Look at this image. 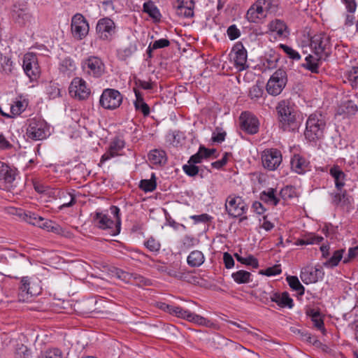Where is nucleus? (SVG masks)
Here are the masks:
<instances>
[{
	"instance_id": "nucleus-60",
	"label": "nucleus",
	"mask_w": 358,
	"mask_h": 358,
	"mask_svg": "<svg viewBox=\"0 0 358 358\" xmlns=\"http://www.w3.org/2000/svg\"><path fill=\"white\" fill-rule=\"evenodd\" d=\"M260 227L266 231H271L274 227V224L268 220V216L265 215L262 219H259Z\"/></svg>"
},
{
	"instance_id": "nucleus-34",
	"label": "nucleus",
	"mask_w": 358,
	"mask_h": 358,
	"mask_svg": "<svg viewBox=\"0 0 358 358\" xmlns=\"http://www.w3.org/2000/svg\"><path fill=\"white\" fill-rule=\"evenodd\" d=\"M136 101H134V106L136 110L141 111L144 116H148L150 114V108L148 105L144 101L141 94L135 90Z\"/></svg>"
},
{
	"instance_id": "nucleus-51",
	"label": "nucleus",
	"mask_w": 358,
	"mask_h": 358,
	"mask_svg": "<svg viewBox=\"0 0 358 358\" xmlns=\"http://www.w3.org/2000/svg\"><path fill=\"white\" fill-rule=\"evenodd\" d=\"M29 222L34 225H37L43 229H45L48 231L52 223L50 220L45 221L43 217H37L35 215H34L33 221H30Z\"/></svg>"
},
{
	"instance_id": "nucleus-28",
	"label": "nucleus",
	"mask_w": 358,
	"mask_h": 358,
	"mask_svg": "<svg viewBox=\"0 0 358 358\" xmlns=\"http://www.w3.org/2000/svg\"><path fill=\"white\" fill-rule=\"evenodd\" d=\"M53 194L59 195L60 206H59V208L60 210L64 208L71 207L76 203V198L71 193L61 192L60 190L56 189L54 191Z\"/></svg>"
},
{
	"instance_id": "nucleus-57",
	"label": "nucleus",
	"mask_w": 358,
	"mask_h": 358,
	"mask_svg": "<svg viewBox=\"0 0 358 358\" xmlns=\"http://www.w3.org/2000/svg\"><path fill=\"white\" fill-rule=\"evenodd\" d=\"M257 2L262 7L266 15L268 13H271L275 10L272 0H257Z\"/></svg>"
},
{
	"instance_id": "nucleus-18",
	"label": "nucleus",
	"mask_w": 358,
	"mask_h": 358,
	"mask_svg": "<svg viewBox=\"0 0 358 358\" xmlns=\"http://www.w3.org/2000/svg\"><path fill=\"white\" fill-rule=\"evenodd\" d=\"M174 8L176 15L179 17H192L194 15V2L193 0H177Z\"/></svg>"
},
{
	"instance_id": "nucleus-16",
	"label": "nucleus",
	"mask_w": 358,
	"mask_h": 358,
	"mask_svg": "<svg viewBox=\"0 0 358 358\" xmlns=\"http://www.w3.org/2000/svg\"><path fill=\"white\" fill-rule=\"evenodd\" d=\"M230 55L234 62L235 66L239 71H242L245 68L247 51L241 43H236L234 45Z\"/></svg>"
},
{
	"instance_id": "nucleus-30",
	"label": "nucleus",
	"mask_w": 358,
	"mask_h": 358,
	"mask_svg": "<svg viewBox=\"0 0 358 358\" xmlns=\"http://www.w3.org/2000/svg\"><path fill=\"white\" fill-rule=\"evenodd\" d=\"M205 257L202 252L194 250L188 255L187 262L191 267H199L203 264Z\"/></svg>"
},
{
	"instance_id": "nucleus-64",
	"label": "nucleus",
	"mask_w": 358,
	"mask_h": 358,
	"mask_svg": "<svg viewBox=\"0 0 358 358\" xmlns=\"http://www.w3.org/2000/svg\"><path fill=\"white\" fill-rule=\"evenodd\" d=\"M44 358H62V355L59 350L53 349L48 351Z\"/></svg>"
},
{
	"instance_id": "nucleus-45",
	"label": "nucleus",
	"mask_w": 358,
	"mask_h": 358,
	"mask_svg": "<svg viewBox=\"0 0 358 358\" xmlns=\"http://www.w3.org/2000/svg\"><path fill=\"white\" fill-rule=\"evenodd\" d=\"M110 213L115 217V229L113 231V235H115L120 233V225H121V218L120 215V208L115 206H112L110 208Z\"/></svg>"
},
{
	"instance_id": "nucleus-52",
	"label": "nucleus",
	"mask_w": 358,
	"mask_h": 358,
	"mask_svg": "<svg viewBox=\"0 0 358 358\" xmlns=\"http://www.w3.org/2000/svg\"><path fill=\"white\" fill-rule=\"evenodd\" d=\"M144 245L151 252H158L161 248L159 242L152 237L149 238Z\"/></svg>"
},
{
	"instance_id": "nucleus-24",
	"label": "nucleus",
	"mask_w": 358,
	"mask_h": 358,
	"mask_svg": "<svg viewBox=\"0 0 358 358\" xmlns=\"http://www.w3.org/2000/svg\"><path fill=\"white\" fill-rule=\"evenodd\" d=\"M268 29L271 32H275L280 37H286L289 35V31L286 23L280 19H275L268 24Z\"/></svg>"
},
{
	"instance_id": "nucleus-12",
	"label": "nucleus",
	"mask_w": 358,
	"mask_h": 358,
	"mask_svg": "<svg viewBox=\"0 0 358 358\" xmlns=\"http://www.w3.org/2000/svg\"><path fill=\"white\" fill-rule=\"evenodd\" d=\"M22 67L26 75L31 80H36L40 75L41 71L37 57L32 52H28L24 55Z\"/></svg>"
},
{
	"instance_id": "nucleus-39",
	"label": "nucleus",
	"mask_w": 358,
	"mask_h": 358,
	"mask_svg": "<svg viewBox=\"0 0 358 358\" xmlns=\"http://www.w3.org/2000/svg\"><path fill=\"white\" fill-rule=\"evenodd\" d=\"M263 88V83L261 81H257V83L250 88L249 96L250 99H258L262 97L264 93Z\"/></svg>"
},
{
	"instance_id": "nucleus-58",
	"label": "nucleus",
	"mask_w": 358,
	"mask_h": 358,
	"mask_svg": "<svg viewBox=\"0 0 358 358\" xmlns=\"http://www.w3.org/2000/svg\"><path fill=\"white\" fill-rule=\"evenodd\" d=\"M170 41L166 38H160L155 41L154 43H150V49H159L169 46Z\"/></svg>"
},
{
	"instance_id": "nucleus-19",
	"label": "nucleus",
	"mask_w": 358,
	"mask_h": 358,
	"mask_svg": "<svg viewBox=\"0 0 358 358\" xmlns=\"http://www.w3.org/2000/svg\"><path fill=\"white\" fill-rule=\"evenodd\" d=\"M124 147V141L120 138H115L112 140L108 150L101 157L100 163H103L110 159L120 155V152Z\"/></svg>"
},
{
	"instance_id": "nucleus-2",
	"label": "nucleus",
	"mask_w": 358,
	"mask_h": 358,
	"mask_svg": "<svg viewBox=\"0 0 358 358\" xmlns=\"http://www.w3.org/2000/svg\"><path fill=\"white\" fill-rule=\"evenodd\" d=\"M326 127L325 117L320 113L311 114L306 124L304 135L306 138L310 141H315L320 139L324 136Z\"/></svg>"
},
{
	"instance_id": "nucleus-1",
	"label": "nucleus",
	"mask_w": 358,
	"mask_h": 358,
	"mask_svg": "<svg viewBox=\"0 0 358 358\" xmlns=\"http://www.w3.org/2000/svg\"><path fill=\"white\" fill-rule=\"evenodd\" d=\"M276 110L280 127L284 131H294L298 128L294 106L289 101H280Z\"/></svg>"
},
{
	"instance_id": "nucleus-36",
	"label": "nucleus",
	"mask_w": 358,
	"mask_h": 358,
	"mask_svg": "<svg viewBox=\"0 0 358 358\" xmlns=\"http://www.w3.org/2000/svg\"><path fill=\"white\" fill-rule=\"evenodd\" d=\"M21 286L20 287V300L24 301L28 299L29 295L34 296L36 295V293L33 292L29 287V279L28 277H23L21 280Z\"/></svg>"
},
{
	"instance_id": "nucleus-22",
	"label": "nucleus",
	"mask_w": 358,
	"mask_h": 358,
	"mask_svg": "<svg viewBox=\"0 0 358 358\" xmlns=\"http://www.w3.org/2000/svg\"><path fill=\"white\" fill-rule=\"evenodd\" d=\"M266 13L257 1L252 4L246 13V18L250 22L257 23L266 17Z\"/></svg>"
},
{
	"instance_id": "nucleus-15",
	"label": "nucleus",
	"mask_w": 358,
	"mask_h": 358,
	"mask_svg": "<svg viewBox=\"0 0 358 358\" xmlns=\"http://www.w3.org/2000/svg\"><path fill=\"white\" fill-rule=\"evenodd\" d=\"M241 128L248 134H254L258 131L259 121L250 112H243L239 117Z\"/></svg>"
},
{
	"instance_id": "nucleus-41",
	"label": "nucleus",
	"mask_w": 358,
	"mask_h": 358,
	"mask_svg": "<svg viewBox=\"0 0 358 358\" xmlns=\"http://www.w3.org/2000/svg\"><path fill=\"white\" fill-rule=\"evenodd\" d=\"M287 281L289 287L293 290L296 291L299 295L304 294L305 289L296 276H288L287 277Z\"/></svg>"
},
{
	"instance_id": "nucleus-4",
	"label": "nucleus",
	"mask_w": 358,
	"mask_h": 358,
	"mask_svg": "<svg viewBox=\"0 0 358 358\" xmlns=\"http://www.w3.org/2000/svg\"><path fill=\"white\" fill-rule=\"evenodd\" d=\"M310 47L315 55L327 59L331 52L329 36L324 33L315 34L310 39Z\"/></svg>"
},
{
	"instance_id": "nucleus-17",
	"label": "nucleus",
	"mask_w": 358,
	"mask_h": 358,
	"mask_svg": "<svg viewBox=\"0 0 358 358\" xmlns=\"http://www.w3.org/2000/svg\"><path fill=\"white\" fill-rule=\"evenodd\" d=\"M324 273L320 268L308 266L303 268L301 272V279L305 284H311L322 278Z\"/></svg>"
},
{
	"instance_id": "nucleus-5",
	"label": "nucleus",
	"mask_w": 358,
	"mask_h": 358,
	"mask_svg": "<svg viewBox=\"0 0 358 358\" xmlns=\"http://www.w3.org/2000/svg\"><path fill=\"white\" fill-rule=\"evenodd\" d=\"M287 83V73L281 69L276 70L267 82L266 89L272 96L280 94Z\"/></svg>"
},
{
	"instance_id": "nucleus-47",
	"label": "nucleus",
	"mask_w": 358,
	"mask_h": 358,
	"mask_svg": "<svg viewBox=\"0 0 358 358\" xmlns=\"http://www.w3.org/2000/svg\"><path fill=\"white\" fill-rule=\"evenodd\" d=\"M236 260L241 264L252 266L253 268H257L259 266L258 261L256 258H255L253 256L250 255L248 257H243L236 253L234 255Z\"/></svg>"
},
{
	"instance_id": "nucleus-26",
	"label": "nucleus",
	"mask_w": 358,
	"mask_h": 358,
	"mask_svg": "<svg viewBox=\"0 0 358 358\" xmlns=\"http://www.w3.org/2000/svg\"><path fill=\"white\" fill-rule=\"evenodd\" d=\"M331 202L336 206H346L350 203V196L345 189H341L331 193Z\"/></svg>"
},
{
	"instance_id": "nucleus-62",
	"label": "nucleus",
	"mask_w": 358,
	"mask_h": 358,
	"mask_svg": "<svg viewBox=\"0 0 358 358\" xmlns=\"http://www.w3.org/2000/svg\"><path fill=\"white\" fill-rule=\"evenodd\" d=\"M34 187L35 190L38 193H45L47 194H51L52 189H50L48 186L44 185L40 182H34Z\"/></svg>"
},
{
	"instance_id": "nucleus-56",
	"label": "nucleus",
	"mask_w": 358,
	"mask_h": 358,
	"mask_svg": "<svg viewBox=\"0 0 358 358\" xmlns=\"http://www.w3.org/2000/svg\"><path fill=\"white\" fill-rule=\"evenodd\" d=\"M281 273V268L280 265H275L272 267H268L265 270H262L260 271L261 274L267 275V276H273L278 275Z\"/></svg>"
},
{
	"instance_id": "nucleus-54",
	"label": "nucleus",
	"mask_w": 358,
	"mask_h": 358,
	"mask_svg": "<svg viewBox=\"0 0 358 358\" xmlns=\"http://www.w3.org/2000/svg\"><path fill=\"white\" fill-rule=\"evenodd\" d=\"M189 310L184 309L180 306H173L170 314L175 315L179 318L186 320L187 317V315L189 314Z\"/></svg>"
},
{
	"instance_id": "nucleus-11",
	"label": "nucleus",
	"mask_w": 358,
	"mask_h": 358,
	"mask_svg": "<svg viewBox=\"0 0 358 358\" xmlns=\"http://www.w3.org/2000/svg\"><path fill=\"white\" fill-rule=\"evenodd\" d=\"M82 68L88 76L99 78L104 73L105 65L99 57L92 56L83 62Z\"/></svg>"
},
{
	"instance_id": "nucleus-32",
	"label": "nucleus",
	"mask_w": 358,
	"mask_h": 358,
	"mask_svg": "<svg viewBox=\"0 0 358 358\" xmlns=\"http://www.w3.org/2000/svg\"><path fill=\"white\" fill-rule=\"evenodd\" d=\"M275 192L273 188L263 191L260 194V199L267 204L276 206L279 202V199L276 196Z\"/></svg>"
},
{
	"instance_id": "nucleus-31",
	"label": "nucleus",
	"mask_w": 358,
	"mask_h": 358,
	"mask_svg": "<svg viewBox=\"0 0 358 358\" xmlns=\"http://www.w3.org/2000/svg\"><path fill=\"white\" fill-rule=\"evenodd\" d=\"M14 65L10 58L0 54V72L10 76L13 73Z\"/></svg>"
},
{
	"instance_id": "nucleus-43",
	"label": "nucleus",
	"mask_w": 358,
	"mask_h": 358,
	"mask_svg": "<svg viewBox=\"0 0 358 358\" xmlns=\"http://www.w3.org/2000/svg\"><path fill=\"white\" fill-rule=\"evenodd\" d=\"M136 50L137 47L135 41L134 43H130L127 47L120 49L118 51V56L121 59L124 60L131 56Z\"/></svg>"
},
{
	"instance_id": "nucleus-33",
	"label": "nucleus",
	"mask_w": 358,
	"mask_h": 358,
	"mask_svg": "<svg viewBox=\"0 0 358 358\" xmlns=\"http://www.w3.org/2000/svg\"><path fill=\"white\" fill-rule=\"evenodd\" d=\"M321 59H326L319 57L317 55L313 56L309 55L306 57L305 63L303 64V66L310 71L312 73H317L319 68V61Z\"/></svg>"
},
{
	"instance_id": "nucleus-10",
	"label": "nucleus",
	"mask_w": 358,
	"mask_h": 358,
	"mask_svg": "<svg viewBox=\"0 0 358 358\" xmlns=\"http://www.w3.org/2000/svg\"><path fill=\"white\" fill-rule=\"evenodd\" d=\"M89 29V24L82 14L76 13L72 17L71 30L74 38L83 39L88 34Z\"/></svg>"
},
{
	"instance_id": "nucleus-53",
	"label": "nucleus",
	"mask_w": 358,
	"mask_h": 358,
	"mask_svg": "<svg viewBox=\"0 0 358 358\" xmlns=\"http://www.w3.org/2000/svg\"><path fill=\"white\" fill-rule=\"evenodd\" d=\"M15 17L18 23L24 24L27 22L30 21L31 16L28 12L20 10L16 12V16Z\"/></svg>"
},
{
	"instance_id": "nucleus-7",
	"label": "nucleus",
	"mask_w": 358,
	"mask_h": 358,
	"mask_svg": "<svg viewBox=\"0 0 358 358\" xmlns=\"http://www.w3.org/2000/svg\"><path fill=\"white\" fill-rule=\"evenodd\" d=\"M122 99V95L118 90L107 88L103 91L99 103L105 109L114 110L121 105Z\"/></svg>"
},
{
	"instance_id": "nucleus-14",
	"label": "nucleus",
	"mask_w": 358,
	"mask_h": 358,
	"mask_svg": "<svg viewBox=\"0 0 358 358\" xmlns=\"http://www.w3.org/2000/svg\"><path fill=\"white\" fill-rule=\"evenodd\" d=\"M69 93L71 96L79 100L88 98L90 94V89L87 87L86 82L80 78H75L69 86Z\"/></svg>"
},
{
	"instance_id": "nucleus-48",
	"label": "nucleus",
	"mask_w": 358,
	"mask_h": 358,
	"mask_svg": "<svg viewBox=\"0 0 358 358\" xmlns=\"http://www.w3.org/2000/svg\"><path fill=\"white\" fill-rule=\"evenodd\" d=\"M46 93L50 99H55L60 96V88L57 83L50 82L46 87Z\"/></svg>"
},
{
	"instance_id": "nucleus-3",
	"label": "nucleus",
	"mask_w": 358,
	"mask_h": 358,
	"mask_svg": "<svg viewBox=\"0 0 358 358\" xmlns=\"http://www.w3.org/2000/svg\"><path fill=\"white\" fill-rule=\"evenodd\" d=\"M27 136L34 141L45 139L50 135V128L47 122L41 118H32L28 120Z\"/></svg>"
},
{
	"instance_id": "nucleus-40",
	"label": "nucleus",
	"mask_w": 358,
	"mask_h": 358,
	"mask_svg": "<svg viewBox=\"0 0 358 358\" xmlns=\"http://www.w3.org/2000/svg\"><path fill=\"white\" fill-rule=\"evenodd\" d=\"M250 273L246 271L240 270L232 273L234 280L238 284H244L250 282Z\"/></svg>"
},
{
	"instance_id": "nucleus-27",
	"label": "nucleus",
	"mask_w": 358,
	"mask_h": 358,
	"mask_svg": "<svg viewBox=\"0 0 358 358\" xmlns=\"http://www.w3.org/2000/svg\"><path fill=\"white\" fill-rule=\"evenodd\" d=\"M215 152V149H207L203 146H200L198 152L190 157L188 163L194 164L201 163L203 159L208 158Z\"/></svg>"
},
{
	"instance_id": "nucleus-35",
	"label": "nucleus",
	"mask_w": 358,
	"mask_h": 358,
	"mask_svg": "<svg viewBox=\"0 0 358 358\" xmlns=\"http://www.w3.org/2000/svg\"><path fill=\"white\" fill-rule=\"evenodd\" d=\"M76 69L74 61L70 57L63 59L59 64V71L70 76Z\"/></svg>"
},
{
	"instance_id": "nucleus-55",
	"label": "nucleus",
	"mask_w": 358,
	"mask_h": 358,
	"mask_svg": "<svg viewBox=\"0 0 358 358\" xmlns=\"http://www.w3.org/2000/svg\"><path fill=\"white\" fill-rule=\"evenodd\" d=\"M184 172L189 176H195L199 173V167L194 164H185L182 166Z\"/></svg>"
},
{
	"instance_id": "nucleus-21",
	"label": "nucleus",
	"mask_w": 358,
	"mask_h": 358,
	"mask_svg": "<svg viewBox=\"0 0 358 358\" xmlns=\"http://www.w3.org/2000/svg\"><path fill=\"white\" fill-rule=\"evenodd\" d=\"M93 220L94 224L102 229H109L110 233L113 234V231L115 229V222L109 217L103 213H96Z\"/></svg>"
},
{
	"instance_id": "nucleus-63",
	"label": "nucleus",
	"mask_w": 358,
	"mask_h": 358,
	"mask_svg": "<svg viewBox=\"0 0 358 358\" xmlns=\"http://www.w3.org/2000/svg\"><path fill=\"white\" fill-rule=\"evenodd\" d=\"M227 34L231 40H235L240 36V31L235 25H231L227 29Z\"/></svg>"
},
{
	"instance_id": "nucleus-44",
	"label": "nucleus",
	"mask_w": 358,
	"mask_h": 358,
	"mask_svg": "<svg viewBox=\"0 0 358 358\" xmlns=\"http://www.w3.org/2000/svg\"><path fill=\"white\" fill-rule=\"evenodd\" d=\"M139 187L145 192L154 191L157 187L155 174H152V178L150 180H141Z\"/></svg>"
},
{
	"instance_id": "nucleus-46",
	"label": "nucleus",
	"mask_w": 358,
	"mask_h": 358,
	"mask_svg": "<svg viewBox=\"0 0 358 358\" xmlns=\"http://www.w3.org/2000/svg\"><path fill=\"white\" fill-rule=\"evenodd\" d=\"M186 320L201 326H207L209 322L205 317L190 311L187 315Z\"/></svg>"
},
{
	"instance_id": "nucleus-20",
	"label": "nucleus",
	"mask_w": 358,
	"mask_h": 358,
	"mask_svg": "<svg viewBox=\"0 0 358 358\" xmlns=\"http://www.w3.org/2000/svg\"><path fill=\"white\" fill-rule=\"evenodd\" d=\"M291 169L296 173L304 174L310 171V162L300 155H294L290 161Z\"/></svg>"
},
{
	"instance_id": "nucleus-13",
	"label": "nucleus",
	"mask_w": 358,
	"mask_h": 358,
	"mask_svg": "<svg viewBox=\"0 0 358 358\" xmlns=\"http://www.w3.org/2000/svg\"><path fill=\"white\" fill-rule=\"evenodd\" d=\"M262 164L269 171L275 170L282 162V155L277 149H270L264 151L262 156Z\"/></svg>"
},
{
	"instance_id": "nucleus-9",
	"label": "nucleus",
	"mask_w": 358,
	"mask_h": 358,
	"mask_svg": "<svg viewBox=\"0 0 358 358\" xmlns=\"http://www.w3.org/2000/svg\"><path fill=\"white\" fill-rule=\"evenodd\" d=\"M225 210L229 216L240 217L247 210V205L241 196L230 194L225 201Z\"/></svg>"
},
{
	"instance_id": "nucleus-29",
	"label": "nucleus",
	"mask_w": 358,
	"mask_h": 358,
	"mask_svg": "<svg viewBox=\"0 0 358 358\" xmlns=\"http://www.w3.org/2000/svg\"><path fill=\"white\" fill-rule=\"evenodd\" d=\"M148 160L154 165L164 164L166 162V153L164 150H153L148 155Z\"/></svg>"
},
{
	"instance_id": "nucleus-61",
	"label": "nucleus",
	"mask_w": 358,
	"mask_h": 358,
	"mask_svg": "<svg viewBox=\"0 0 358 358\" xmlns=\"http://www.w3.org/2000/svg\"><path fill=\"white\" fill-rule=\"evenodd\" d=\"M170 276H173L180 280H187L189 281V278H192L189 273H186L182 271H169L168 272Z\"/></svg>"
},
{
	"instance_id": "nucleus-25",
	"label": "nucleus",
	"mask_w": 358,
	"mask_h": 358,
	"mask_svg": "<svg viewBox=\"0 0 358 358\" xmlns=\"http://www.w3.org/2000/svg\"><path fill=\"white\" fill-rule=\"evenodd\" d=\"M270 299L281 308L287 307L292 308L294 306L293 300L287 292H282L281 294L273 293L270 296Z\"/></svg>"
},
{
	"instance_id": "nucleus-49",
	"label": "nucleus",
	"mask_w": 358,
	"mask_h": 358,
	"mask_svg": "<svg viewBox=\"0 0 358 358\" xmlns=\"http://www.w3.org/2000/svg\"><path fill=\"white\" fill-rule=\"evenodd\" d=\"M27 107V104L22 101H16L10 106V112L13 115H20Z\"/></svg>"
},
{
	"instance_id": "nucleus-42",
	"label": "nucleus",
	"mask_w": 358,
	"mask_h": 358,
	"mask_svg": "<svg viewBox=\"0 0 358 358\" xmlns=\"http://www.w3.org/2000/svg\"><path fill=\"white\" fill-rule=\"evenodd\" d=\"M143 10L155 20H159L161 18L159 9L152 3H145L143 5Z\"/></svg>"
},
{
	"instance_id": "nucleus-23",
	"label": "nucleus",
	"mask_w": 358,
	"mask_h": 358,
	"mask_svg": "<svg viewBox=\"0 0 358 358\" xmlns=\"http://www.w3.org/2000/svg\"><path fill=\"white\" fill-rule=\"evenodd\" d=\"M329 174L334 178L336 189H343L345 185L346 175L337 165H334L329 169Z\"/></svg>"
},
{
	"instance_id": "nucleus-59",
	"label": "nucleus",
	"mask_w": 358,
	"mask_h": 358,
	"mask_svg": "<svg viewBox=\"0 0 358 358\" xmlns=\"http://www.w3.org/2000/svg\"><path fill=\"white\" fill-rule=\"evenodd\" d=\"M358 258V245L354 248H350L348 250V257H345L343 259V263L347 264L352 259Z\"/></svg>"
},
{
	"instance_id": "nucleus-6",
	"label": "nucleus",
	"mask_w": 358,
	"mask_h": 358,
	"mask_svg": "<svg viewBox=\"0 0 358 358\" xmlns=\"http://www.w3.org/2000/svg\"><path fill=\"white\" fill-rule=\"evenodd\" d=\"M96 33L99 39L110 42L115 38L116 26L109 17H103L98 20L96 26Z\"/></svg>"
},
{
	"instance_id": "nucleus-8",
	"label": "nucleus",
	"mask_w": 358,
	"mask_h": 358,
	"mask_svg": "<svg viewBox=\"0 0 358 358\" xmlns=\"http://www.w3.org/2000/svg\"><path fill=\"white\" fill-rule=\"evenodd\" d=\"M17 175L18 171L15 167L0 161V183L3 189L11 190L15 186L14 182Z\"/></svg>"
},
{
	"instance_id": "nucleus-50",
	"label": "nucleus",
	"mask_w": 358,
	"mask_h": 358,
	"mask_svg": "<svg viewBox=\"0 0 358 358\" xmlns=\"http://www.w3.org/2000/svg\"><path fill=\"white\" fill-rule=\"evenodd\" d=\"M279 48H281L290 59H292L294 60L300 59L301 56L299 53L293 48H292L291 47L285 44H280Z\"/></svg>"
},
{
	"instance_id": "nucleus-38",
	"label": "nucleus",
	"mask_w": 358,
	"mask_h": 358,
	"mask_svg": "<svg viewBox=\"0 0 358 358\" xmlns=\"http://www.w3.org/2000/svg\"><path fill=\"white\" fill-rule=\"evenodd\" d=\"M345 77L350 83L352 87H358V66H352L348 70L345 74Z\"/></svg>"
},
{
	"instance_id": "nucleus-37",
	"label": "nucleus",
	"mask_w": 358,
	"mask_h": 358,
	"mask_svg": "<svg viewBox=\"0 0 358 358\" xmlns=\"http://www.w3.org/2000/svg\"><path fill=\"white\" fill-rule=\"evenodd\" d=\"M343 249L335 250L332 256L323 263L324 266L329 268L336 266L343 258Z\"/></svg>"
}]
</instances>
